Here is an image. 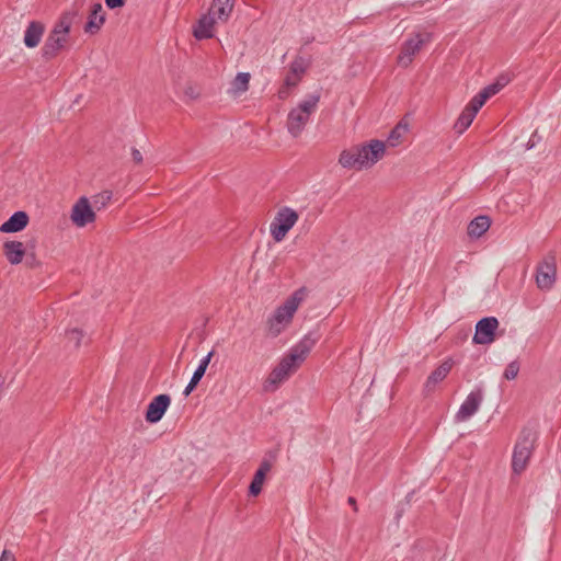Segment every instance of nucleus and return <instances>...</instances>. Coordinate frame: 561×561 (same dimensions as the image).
<instances>
[{
    "mask_svg": "<svg viewBox=\"0 0 561 561\" xmlns=\"http://www.w3.org/2000/svg\"><path fill=\"white\" fill-rule=\"evenodd\" d=\"M0 561H15L12 552L4 550L0 557Z\"/></svg>",
    "mask_w": 561,
    "mask_h": 561,
    "instance_id": "36",
    "label": "nucleus"
},
{
    "mask_svg": "<svg viewBox=\"0 0 561 561\" xmlns=\"http://www.w3.org/2000/svg\"><path fill=\"white\" fill-rule=\"evenodd\" d=\"M313 107H290L287 113V129L294 136H298L310 122Z\"/></svg>",
    "mask_w": 561,
    "mask_h": 561,
    "instance_id": "10",
    "label": "nucleus"
},
{
    "mask_svg": "<svg viewBox=\"0 0 561 561\" xmlns=\"http://www.w3.org/2000/svg\"><path fill=\"white\" fill-rule=\"evenodd\" d=\"M112 199V192L110 191H104L100 194H96L92 197V208L93 210L96 209V210H101L103 208H105L110 201Z\"/></svg>",
    "mask_w": 561,
    "mask_h": 561,
    "instance_id": "29",
    "label": "nucleus"
},
{
    "mask_svg": "<svg viewBox=\"0 0 561 561\" xmlns=\"http://www.w3.org/2000/svg\"><path fill=\"white\" fill-rule=\"evenodd\" d=\"M478 110L479 107H465L454 125L456 133L462 134L471 125Z\"/></svg>",
    "mask_w": 561,
    "mask_h": 561,
    "instance_id": "24",
    "label": "nucleus"
},
{
    "mask_svg": "<svg viewBox=\"0 0 561 561\" xmlns=\"http://www.w3.org/2000/svg\"><path fill=\"white\" fill-rule=\"evenodd\" d=\"M453 363L450 359L443 362L426 379L424 390L428 393L435 390L436 386L443 381L450 373Z\"/></svg>",
    "mask_w": 561,
    "mask_h": 561,
    "instance_id": "15",
    "label": "nucleus"
},
{
    "mask_svg": "<svg viewBox=\"0 0 561 561\" xmlns=\"http://www.w3.org/2000/svg\"><path fill=\"white\" fill-rule=\"evenodd\" d=\"M306 297V288H299L274 309L266 320L268 335L276 337L291 324L295 313L305 301Z\"/></svg>",
    "mask_w": 561,
    "mask_h": 561,
    "instance_id": "3",
    "label": "nucleus"
},
{
    "mask_svg": "<svg viewBox=\"0 0 561 561\" xmlns=\"http://www.w3.org/2000/svg\"><path fill=\"white\" fill-rule=\"evenodd\" d=\"M105 23V13L101 3H94L84 25V32L88 34H96Z\"/></svg>",
    "mask_w": 561,
    "mask_h": 561,
    "instance_id": "14",
    "label": "nucleus"
},
{
    "mask_svg": "<svg viewBox=\"0 0 561 561\" xmlns=\"http://www.w3.org/2000/svg\"><path fill=\"white\" fill-rule=\"evenodd\" d=\"M348 503H350L352 506H354V510H357V508H356V501H355V499H354V497H348Z\"/></svg>",
    "mask_w": 561,
    "mask_h": 561,
    "instance_id": "39",
    "label": "nucleus"
},
{
    "mask_svg": "<svg viewBox=\"0 0 561 561\" xmlns=\"http://www.w3.org/2000/svg\"><path fill=\"white\" fill-rule=\"evenodd\" d=\"M535 283L539 290L550 291L557 282V260L552 254L543 256L535 270Z\"/></svg>",
    "mask_w": 561,
    "mask_h": 561,
    "instance_id": "6",
    "label": "nucleus"
},
{
    "mask_svg": "<svg viewBox=\"0 0 561 561\" xmlns=\"http://www.w3.org/2000/svg\"><path fill=\"white\" fill-rule=\"evenodd\" d=\"M410 129V124L407 118L401 119L389 133L386 142L387 148H396L401 145Z\"/></svg>",
    "mask_w": 561,
    "mask_h": 561,
    "instance_id": "18",
    "label": "nucleus"
},
{
    "mask_svg": "<svg viewBox=\"0 0 561 561\" xmlns=\"http://www.w3.org/2000/svg\"><path fill=\"white\" fill-rule=\"evenodd\" d=\"M206 370H203L202 367H197L192 376L191 379L194 380V382H199L203 376L205 375Z\"/></svg>",
    "mask_w": 561,
    "mask_h": 561,
    "instance_id": "34",
    "label": "nucleus"
},
{
    "mask_svg": "<svg viewBox=\"0 0 561 561\" xmlns=\"http://www.w3.org/2000/svg\"><path fill=\"white\" fill-rule=\"evenodd\" d=\"M75 13L67 12L60 16L53 30L49 32L42 48L45 58L55 57L65 49L70 42V30L73 23Z\"/></svg>",
    "mask_w": 561,
    "mask_h": 561,
    "instance_id": "4",
    "label": "nucleus"
},
{
    "mask_svg": "<svg viewBox=\"0 0 561 561\" xmlns=\"http://www.w3.org/2000/svg\"><path fill=\"white\" fill-rule=\"evenodd\" d=\"M217 22H219L217 20V18H215L209 12L207 14L203 15L194 28V36L197 39H205V38L213 37L214 36V26Z\"/></svg>",
    "mask_w": 561,
    "mask_h": 561,
    "instance_id": "19",
    "label": "nucleus"
},
{
    "mask_svg": "<svg viewBox=\"0 0 561 561\" xmlns=\"http://www.w3.org/2000/svg\"><path fill=\"white\" fill-rule=\"evenodd\" d=\"M44 26L38 22H31L24 32V44L28 48L36 47L43 36Z\"/></svg>",
    "mask_w": 561,
    "mask_h": 561,
    "instance_id": "23",
    "label": "nucleus"
},
{
    "mask_svg": "<svg viewBox=\"0 0 561 561\" xmlns=\"http://www.w3.org/2000/svg\"><path fill=\"white\" fill-rule=\"evenodd\" d=\"M431 38L432 36L428 33H417L413 37L405 41L402 46V50L398 56V64L401 67H408L412 62L413 57L421 50L422 46L428 43Z\"/></svg>",
    "mask_w": 561,
    "mask_h": 561,
    "instance_id": "8",
    "label": "nucleus"
},
{
    "mask_svg": "<svg viewBox=\"0 0 561 561\" xmlns=\"http://www.w3.org/2000/svg\"><path fill=\"white\" fill-rule=\"evenodd\" d=\"M500 322L495 317H486L476 324L473 343L479 345H489L495 341L496 331Z\"/></svg>",
    "mask_w": 561,
    "mask_h": 561,
    "instance_id": "9",
    "label": "nucleus"
},
{
    "mask_svg": "<svg viewBox=\"0 0 561 561\" xmlns=\"http://www.w3.org/2000/svg\"><path fill=\"white\" fill-rule=\"evenodd\" d=\"M4 385H5V378L0 376V391L3 389Z\"/></svg>",
    "mask_w": 561,
    "mask_h": 561,
    "instance_id": "38",
    "label": "nucleus"
},
{
    "mask_svg": "<svg viewBox=\"0 0 561 561\" xmlns=\"http://www.w3.org/2000/svg\"><path fill=\"white\" fill-rule=\"evenodd\" d=\"M213 356L214 351H210L205 357L201 359L199 365L197 367H202L203 370H206Z\"/></svg>",
    "mask_w": 561,
    "mask_h": 561,
    "instance_id": "32",
    "label": "nucleus"
},
{
    "mask_svg": "<svg viewBox=\"0 0 561 561\" xmlns=\"http://www.w3.org/2000/svg\"><path fill=\"white\" fill-rule=\"evenodd\" d=\"M520 369V365L518 362H512L507 365V367L504 370L503 377L506 380H513L517 377Z\"/></svg>",
    "mask_w": 561,
    "mask_h": 561,
    "instance_id": "30",
    "label": "nucleus"
},
{
    "mask_svg": "<svg viewBox=\"0 0 561 561\" xmlns=\"http://www.w3.org/2000/svg\"><path fill=\"white\" fill-rule=\"evenodd\" d=\"M512 470L514 476H520L526 470V444L523 439L518 440L514 447Z\"/></svg>",
    "mask_w": 561,
    "mask_h": 561,
    "instance_id": "20",
    "label": "nucleus"
},
{
    "mask_svg": "<svg viewBox=\"0 0 561 561\" xmlns=\"http://www.w3.org/2000/svg\"><path fill=\"white\" fill-rule=\"evenodd\" d=\"M511 81V77L507 73L500 75L492 83L483 88L480 92H478L469 102L468 105H484L488 101H490L493 96H495L500 91L508 84Z\"/></svg>",
    "mask_w": 561,
    "mask_h": 561,
    "instance_id": "11",
    "label": "nucleus"
},
{
    "mask_svg": "<svg viewBox=\"0 0 561 561\" xmlns=\"http://www.w3.org/2000/svg\"><path fill=\"white\" fill-rule=\"evenodd\" d=\"M171 404L169 394H159L154 397L147 407L145 419L148 423H158Z\"/></svg>",
    "mask_w": 561,
    "mask_h": 561,
    "instance_id": "13",
    "label": "nucleus"
},
{
    "mask_svg": "<svg viewBox=\"0 0 561 561\" xmlns=\"http://www.w3.org/2000/svg\"><path fill=\"white\" fill-rule=\"evenodd\" d=\"M298 213L290 207H282L276 213L274 219L270 225V233L276 242L283 241L289 230L298 221Z\"/></svg>",
    "mask_w": 561,
    "mask_h": 561,
    "instance_id": "5",
    "label": "nucleus"
},
{
    "mask_svg": "<svg viewBox=\"0 0 561 561\" xmlns=\"http://www.w3.org/2000/svg\"><path fill=\"white\" fill-rule=\"evenodd\" d=\"M70 219L77 228H83L95 221V210H93L90 201L85 196L80 197L73 204L70 213Z\"/></svg>",
    "mask_w": 561,
    "mask_h": 561,
    "instance_id": "7",
    "label": "nucleus"
},
{
    "mask_svg": "<svg viewBox=\"0 0 561 561\" xmlns=\"http://www.w3.org/2000/svg\"><path fill=\"white\" fill-rule=\"evenodd\" d=\"M272 465L267 460H263L256 470L253 480L250 484L249 492L251 495L256 496L262 491V486L264 484L265 477L267 472L271 470Z\"/></svg>",
    "mask_w": 561,
    "mask_h": 561,
    "instance_id": "22",
    "label": "nucleus"
},
{
    "mask_svg": "<svg viewBox=\"0 0 561 561\" xmlns=\"http://www.w3.org/2000/svg\"><path fill=\"white\" fill-rule=\"evenodd\" d=\"M300 80H301L300 77L295 76L288 71V73L285 78V81H284V85L278 91L279 99L285 101L288 98V95L290 94V90L296 88L298 85V83L300 82Z\"/></svg>",
    "mask_w": 561,
    "mask_h": 561,
    "instance_id": "27",
    "label": "nucleus"
},
{
    "mask_svg": "<svg viewBox=\"0 0 561 561\" xmlns=\"http://www.w3.org/2000/svg\"><path fill=\"white\" fill-rule=\"evenodd\" d=\"M28 224V215L25 211H15L7 221L0 226L3 233H14L22 231Z\"/></svg>",
    "mask_w": 561,
    "mask_h": 561,
    "instance_id": "16",
    "label": "nucleus"
},
{
    "mask_svg": "<svg viewBox=\"0 0 561 561\" xmlns=\"http://www.w3.org/2000/svg\"><path fill=\"white\" fill-rule=\"evenodd\" d=\"M233 3L234 0H214L208 12L218 21L227 22L232 12Z\"/></svg>",
    "mask_w": 561,
    "mask_h": 561,
    "instance_id": "21",
    "label": "nucleus"
},
{
    "mask_svg": "<svg viewBox=\"0 0 561 561\" xmlns=\"http://www.w3.org/2000/svg\"><path fill=\"white\" fill-rule=\"evenodd\" d=\"M66 337L69 343H72L73 347H78L83 337V333H82V331H80L78 329H72V330L67 331Z\"/></svg>",
    "mask_w": 561,
    "mask_h": 561,
    "instance_id": "31",
    "label": "nucleus"
},
{
    "mask_svg": "<svg viewBox=\"0 0 561 561\" xmlns=\"http://www.w3.org/2000/svg\"><path fill=\"white\" fill-rule=\"evenodd\" d=\"M483 401V392L481 389L471 391L466 400L460 405L458 412L455 415L456 422H466L472 415H474Z\"/></svg>",
    "mask_w": 561,
    "mask_h": 561,
    "instance_id": "12",
    "label": "nucleus"
},
{
    "mask_svg": "<svg viewBox=\"0 0 561 561\" xmlns=\"http://www.w3.org/2000/svg\"><path fill=\"white\" fill-rule=\"evenodd\" d=\"M491 226V219L488 216H478L470 221L468 234L471 238H480Z\"/></svg>",
    "mask_w": 561,
    "mask_h": 561,
    "instance_id": "25",
    "label": "nucleus"
},
{
    "mask_svg": "<svg viewBox=\"0 0 561 561\" xmlns=\"http://www.w3.org/2000/svg\"><path fill=\"white\" fill-rule=\"evenodd\" d=\"M319 339L320 335L317 332H309L295 344L265 378L263 382L264 391L274 392L288 380L306 360Z\"/></svg>",
    "mask_w": 561,
    "mask_h": 561,
    "instance_id": "1",
    "label": "nucleus"
},
{
    "mask_svg": "<svg viewBox=\"0 0 561 561\" xmlns=\"http://www.w3.org/2000/svg\"><path fill=\"white\" fill-rule=\"evenodd\" d=\"M386 154V142L373 138L343 150L340 153L339 163L345 169L356 171L370 170L381 161Z\"/></svg>",
    "mask_w": 561,
    "mask_h": 561,
    "instance_id": "2",
    "label": "nucleus"
},
{
    "mask_svg": "<svg viewBox=\"0 0 561 561\" xmlns=\"http://www.w3.org/2000/svg\"><path fill=\"white\" fill-rule=\"evenodd\" d=\"M3 254L10 264L18 265L23 261L25 255V247L20 241H5L3 243Z\"/></svg>",
    "mask_w": 561,
    "mask_h": 561,
    "instance_id": "17",
    "label": "nucleus"
},
{
    "mask_svg": "<svg viewBox=\"0 0 561 561\" xmlns=\"http://www.w3.org/2000/svg\"><path fill=\"white\" fill-rule=\"evenodd\" d=\"M317 102H319V98H318V96L313 99L312 103L307 102V103H305L304 105H313V104H314V103H317Z\"/></svg>",
    "mask_w": 561,
    "mask_h": 561,
    "instance_id": "40",
    "label": "nucleus"
},
{
    "mask_svg": "<svg viewBox=\"0 0 561 561\" xmlns=\"http://www.w3.org/2000/svg\"><path fill=\"white\" fill-rule=\"evenodd\" d=\"M198 385V382H194L193 379L190 380L188 385L185 387L184 389V396H188L194 389L195 387Z\"/></svg>",
    "mask_w": 561,
    "mask_h": 561,
    "instance_id": "37",
    "label": "nucleus"
},
{
    "mask_svg": "<svg viewBox=\"0 0 561 561\" xmlns=\"http://www.w3.org/2000/svg\"><path fill=\"white\" fill-rule=\"evenodd\" d=\"M534 147V144H530V140H528V146H527V149H531Z\"/></svg>",
    "mask_w": 561,
    "mask_h": 561,
    "instance_id": "41",
    "label": "nucleus"
},
{
    "mask_svg": "<svg viewBox=\"0 0 561 561\" xmlns=\"http://www.w3.org/2000/svg\"><path fill=\"white\" fill-rule=\"evenodd\" d=\"M309 60L304 57H297L293 60V62L289 66V72L302 78V76L306 73L307 69L309 68Z\"/></svg>",
    "mask_w": 561,
    "mask_h": 561,
    "instance_id": "28",
    "label": "nucleus"
},
{
    "mask_svg": "<svg viewBox=\"0 0 561 561\" xmlns=\"http://www.w3.org/2000/svg\"><path fill=\"white\" fill-rule=\"evenodd\" d=\"M126 0H105V4L110 9H117L124 7Z\"/></svg>",
    "mask_w": 561,
    "mask_h": 561,
    "instance_id": "33",
    "label": "nucleus"
},
{
    "mask_svg": "<svg viewBox=\"0 0 561 561\" xmlns=\"http://www.w3.org/2000/svg\"><path fill=\"white\" fill-rule=\"evenodd\" d=\"M131 158L133 161L137 164L141 163L144 160L141 152L136 148L131 150Z\"/></svg>",
    "mask_w": 561,
    "mask_h": 561,
    "instance_id": "35",
    "label": "nucleus"
},
{
    "mask_svg": "<svg viewBox=\"0 0 561 561\" xmlns=\"http://www.w3.org/2000/svg\"><path fill=\"white\" fill-rule=\"evenodd\" d=\"M251 75L249 72H239L230 83L229 92L233 95H241L249 89Z\"/></svg>",
    "mask_w": 561,
    "mask_h": 561,
    "instance_id": "26",
    "label": "nucleus"
}]
</instances>
